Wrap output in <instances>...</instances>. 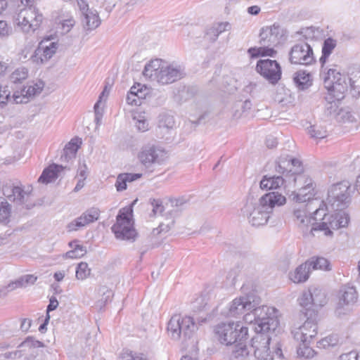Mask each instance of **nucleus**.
Instances as JSON below:
<instances>
[{
	"label": "nucleus",
	"mask_w": 360,
	"mask_h": 360,
	"mask_svg": "<svg viewBox=\"0 0 360 360\" xmlns=\"http://www.w3.org/2000/svg\"><path fill=\"white\" fill-rule=\"evenodd\" d=\"M11 92L8 89L7 86H2L0 85V106L4 107L5 106L8 102L12 101L15 103L13 99V96L11 97L10 96Z\"/></svg>",
	"instance_id": "45"
},
{
	"label": "nucleus",
	"mask_w": 360,
	"mask_h": 360,
	"mask_svg": "<svg viewBox=\"0 0 360 360\" xmlns=\"http://www.w3.org/2000/svg\"><path fill=\"white\" fill-rule=\"evenodd\" d=\"M143 75L151 81L166 85L181 79L186 73L185 68L179 64L155 59L146 65Z\"/></svg>",
	"instance_id": "2"
},
{
	"label": "nucleus",
	"mask_w": 360,
	"mask_h": 360,
	"mask_svg": "<svg viewBox=\"0 0 360 360\" xmlns=\"http://www.w3.org/2000/svg\"><path fill=\"white\" fill-rule=\"evenodd\" d=\"M57 49V43L50 41L49 39L42 41L34 53L30 55V58L33 63L42 64L47 62L53 56Z\"/></svg>",
	"instance_id": "20"
},
{
	"label": "nucleus",
	"mask_w": 360,
	"mask_h": 360,
	"mask_svg": "<svg viewBox=\"0 0 360 360\" xmlns=\"http://www.w3.org/2000/svg\"><path fill=\"white\" fill-rule=\"evenodd\" d=\"M336 45V40L332 38H328L324 41L322 47V56L320 58V62L322 64L326 63L327 58L330 55Z\"/></svg>",
	"instance_id": "36"
},
{
	"label": "nucleus",
	"mask_w": 360,
	"mask_h": 360,
	"mask_svg": "<svg viewBox=\"0 0 360 360\" xmlns=\"http://www.w3.org/2000/svg\"><path fill=\"white\" fill-rule=\"evenodd\" d=\"M101 211L98 207L87 209L79 217L70 222L67 228L69 231H77L79 228L91 224L99 219Z\"/></svg>",
	"instance_id": "22"
},
{
	"label": "nucleus",
	"mask_w": 360,
	"mask_h": 360,
	"mask_svg": "<svg viewBox=\"0 0 360 360\" xmlns=\"http://www.w3.org/2000/svg\"><path fill=\"white\" fill-rule=\"evenodd\" d=\"M308 134L313 139H323L327 136L328 132L326 129L318 124L311 125L307 128Z\"/></svg>",
	"instance_id": "41"
},
{
	"label": "nucleus",
	"mask_w": 360,
	"mask_h": 360,
	"mask_svg": "<svg viewBox=\"0 0 360 360\" xmlns=\"http://www.w3.org/2000/svg\"><path fill=\"white\" fill-rule=\"evenodd\" d=\"M23 285H22V281L20 279V278L15 281H13L11 283H10L6 287V288L7 289V291L9 292V291H12L16 288H22Z\"/></svg>",
	"instance_id": "61"
},
{
	"label": "nucleus",
	"mask_w": 360,
	"mask_h": 360,
	"mask_svg": "<svg viewBox=\"0 0 360 360\" xmlns=\"http://www.w3.org/2000/svg\"><path fill=\"white\" fill-rule=\"evenodd\" d=\"M43 16L38 9L29 6L22 9L18 14L15 22L25 33L34 32L42 22Z\"/></svg>",
	"instance_id": "9"
},
{
	"label": "nucleus",
	"mask_w": 360,
	"mask_h": 360,
	"mask_svg": "<svg viewBox=\"0 0 360 360\" xmlns=\"http://www.w3.org/2000/svg\"><path fill=\"white\" fill-rule=\"evenodd\" d=\"M231 25L229 22H215L206 31L205 37L208 41L214 42L222 32L229 31Z\"/></svg>",
	"instance_id": "26"
},
{
	"label": "nucleus",
	"mask_w": 360,
	"mask_h": 360,
	"mask_svg": "<svg viewBox=\"0 0 360 360\" xmlns=\"http://www.w3.org/2000/svg\"><path fill=\"white\" fill-rule=\"evenodd\" d=\"M338 339L334 336H328L323 338L318 342V347L320 348H328L333 347L338 344Z\"/></svg>",
	"instance_id": "47"
},
{
	"label": "nucleus",
	"mask_w": 360,
	"mask_h": 360,
	"mask_svg": "<svg viewBox=\"0 0 360 360\" xmlns=\"http://www.w3.org/2000/svg\"><path fill=\"white\" fill-rule=\"evenodd\" d=\"M139 155L141 162L148 167L153 164H160L166 158V151L160 147L155 145H148Z\"/></svg>",
	"instance_id": "19"
},
{
	"label": "nucleus",
	"mask_w": 360,
	"mask_h": 360,
	"mask_svg": "<svg viewBox=\"0 0 360 360\" xmlns=\"http://www.w3.org/2000/svg\"><path fill=\"white\" fill-rule=\"evenodd\" d=\"M82 24L86 30L91 31L96 29L101 22L98 13L93 10L82 15Z\"/></svg>",
	"instance_id": "30"
},
{
	"label": "nucleus",
	"mask_w": 360,
	"mask_h": 360,
	"mask_svg": "<svg viewBox=\"0 0 360 360\" xmlns=\"http://www.w3.org/2000/svg\"><path fill=\"white\" fill-rule=\"evenodd\" d=\"M313 295V307H322L327 302L325 292L317 288H310Z\"/></svg>",
	"instance_id": "38"
},
{
	"label": "nucleus",
	"mask_w": 360,
	"mask_h": 360,
	"mask_svg": "<svg viewBox=\"0 0 360 360\" xmlns=\"http://www.w3.org/2000/svg\"><path fill=\"white\" fill-rule=\"evenodd\" d=\"M151 205L153 207L152 212L153 216L161 214L164 210V207L160 200L153 199L151 202Z\"/></svg>",
	"instance_id": "52"
},
{
	"label": "nucleus",
	"mask_w": 360,
	"mask_h": 360,
	"mask_svg": "<svg viewBox=\"0 0 360 360\" xmlns=\"http://www.w3.org/2000/svg\"><path fill=\"white\" fill-rule=\"evenodd\" d=\"M127 102L129 105H141V101L136 96V94H128L127 96Z\"/></svg>",
	"instance_id": "60"
},
{
	"label": "nucleus",
	"mask_w": 360,
	"mask_h": 360,
	"mask_svg": "<svg viewBox=\"0 0 360 360\" xmlns=\"http://www.w3.org/2000/svg\"><path fill=\"white\" fill-rule=\"evenodd\" d=\"M349 75L348 79L351 88L358 93H360V71H352V72H349Z\"/></svg>",
	"instance_id": "44"
},
{
	"label": "nucleus",
	"mask_w": 360,
	"mask_h": 360,
	"mask_svg": "<svg viewBox=\"0 0 360 360\" xmlns=\"http://www.w3.org/2000/svg\"><path fill=\"white\" fill-rule=\"evenodd\" d=\"M311 271L310 264L305 262L298 266L293 272H290L289 277L295 283H304L309 278Z\"/></svg>",
	"instance_id": "27"
},
{
	"label": "nucleus",
	"mask_w": 360,
	"mask_h": 360,
	"mask_svg": "<svg viewBox=\"0 0 360 360\" xmlns=\"http://www.w3.org/2000/svg\"><path fill=\"white\" fill-rule=\"evenodd\" d=\"M58 306V302L55 297H51L49 300V304L47 306L46 314H49V312L55 310Z\"/></svg>",
	"instance_id": "62"
},
{
	"label": "nucleus",
	"mask_w": 360,
	"mask_h": 360,
	"mask_svg": "<svg viewBox=\"0 0 360 360\" xmlns=\"http://www.w3.org/2000/svg\"><path fill=\"white\" fill-rule=\"evenodd\" d=\"M81 144V139L78 137L72 139L70 141L65 145L61 158H64L65 160L75 158Z\"/></svg>",
	"instance_id": "31"
},
{
	"label": "nucleus",
	"mask_w": 360,
	"mask_h": 360,
	"mask_svg": "<svg viewBox=\"0 0 360 360\" xmlns=\"http://www.w3.org/2000/svg\"><path fill=\"white\" fill-rule=\"evenodd\" d=\"M293 181L296 184H303L297 191V193L292 194V200L297 202H305L307 201L314 200L315 195L314 186L312 179L304 176H299L294 177ZM314 200L320 204V201L317 199Z\"/></svg>",
	"instance_id": "12"
},
{
	"label": "nucleus",
	"mask_w": 360,
	"mask_h": 360,
	"mask_svg": "<svg viewBox=\"0 0 360 360\" xmlns=\"http://www.w3.org/2000/svg\"><path fill=\"white\" fill-rule=\"evenodd\" d=\"M256 71L272 84H277L281 78V68L276 60H259Z\"/></svg>",
	"instance_id": "11"
},
{
	"label": "nucleus",
	"mask_w": 360,
	"mask_h": 360,
	"mask_svg": "<svg viewBox=\"0 0 360 360\" xmlns=\"http://www.w3.org/2000/svg\"><path fill=\"white\" fill-rule=\"evenodd\" d=\"M289 60L293 64H312L315 61L312 48L306 42L295 44L289 52Z\"/></svg>",
	"instance_id": "10"
},
{
	"label": "nucleus",
	"mask_w": 360,
	"mask_h": 360,
	"mask_svg": "<svg viewBox=\"0 0 360 360\" xmlns=\"http://www.w3.org/2000/svg\"><path fill=\"white\" fill-rule=\"evenodd\" d=\"M11 206L6 199L0 197V223L7 224L10 221Z\"/></svg>",
	"instance_id": "35"
},
{
	"label": "nucleus",
	"mask_w": 360,
	"mask_h": 360,
	"mask_svg": "<svg viewBox=\"0 0 360 360\" xmlns=\"http://www.w3.org/2000/svg\"><path fill=\"white\" fill-rule=\"evenodd\" d=\"M320 212L323 213L321 222H315L313 224L310 229V233H313L314 231H323L326 236H331L333 232L331 229H338L340 228L345 227V222L340 224L338 219H336L335 215H328L326 214L325 210L321 208L316 209L313 212L315 216H317Z\"/></svg>",
	"instance_id": "18"
},
{
	"label": "nucleus",
	"mask_w": 360,
	"mask_h": 360,
	"mask_svg": "<svg viewBox=\"0 0 360 360\" xmlns=\"http://www.w3.org/2000/svg\"><path fill=\"white\" fill-rule=\"evenodd\" d=\"M24 347L32 348H39L44 347V345L43 342L34 339L33 338H27L22 344Z\"/></svg>",
	"instance_id": "48"
},
{
	"label": "nucleus",
	"mask_w": 360,
	"mask_h": 360,
	"mask_svg": "<svg viewBox=\"0 0 360 360\" xmlns=\"http://www.w3.org/2000/svg\"><path fill=\"white\" fill-rule=\"evenodd\" d=\"M276 170L283 174L287 172L286 177L289 173L300 174L302 172V162L299 159L288 155H281L276 162Z\"/></svg>",
	"instance_id": "21"
},
{
	"label": "nucleus",
	"mask_w": 360,
	"mask_h": 360,
	"mask_svg": "<svg viewBox=\"0 0 360 360\" xmlns=\"http://www.w3.org/2000/svg\"><path fill=\"white\" fill-rule=\"evenodd\" d=\"M61 165L52 164L45 168L38 179V182L47 184L55 181L58 177V174L63 170Z\"/></svg>",
	"instance_id": "28"
},
{
	"label": "nucleus",
	"mask_w": 360,
	"mask_h": 360,
	"mask_svg": "<svg viewBox=\"0 0 360 360\" xmlns=\"http://www.w3.org/2000/svg\"><path fill=\"white\" fill-rule=\"evenodd\" d=\"M175 125L174 117L168 114H161L159 116L158 127L160 129L169 130Z\"/></svg>",
	"instance_id": "40"
},
{
	"label": "nucleus",
	"mask_w": 360,
	"mask_h": 360,
	"mask_svg": "<svg viewBox=\"0 0 360 360\" xmlns=\"http://www.w3.org/2000/svg\"><path fill=\"white\" fill-rule=\"evenodd\" d=\"M77 5L82 13V15L93 11V9H90L89 8V5L86 0H77Z\"/></svg>",
	"instance_id": "57"
},
{
	"label": "nucleus",
	"mask_w": 360,
	"mask_h": 360,
	"mask_svg": "<svg viewBox=\"0 0 360 360\" xmlns=\"http://www.w3.org/2000/svg\"><path fill=\"white\" fill-rule=\"evenodd\" d=\"M44 86V83L41 81H39L33 84V85H29L23 87L20 91H15L13 94V101L17 104L27 103L30 97L39 94L41 92Z\"/></svg>",
	"instance_id": "25"
},
{
	"label": "nucleus",
	"mask_w": 360,
	"mask_h": 360,
	"mask_svg": "<svg viewBox=\"0 0 360 360\" xmlns=\"http://www.w3.org/2000/svg\"><path fill=\"white\" fill-rule=\"evenodd\" d=\"M197 326L191 316H181L179 314L172 316L167 324V332L174 340H182L188 346L187 342H191L193 347L197 341L194 338Z\"/></svg>",
	"instance_id": "4"
},
{
	"label": "nucleus",
	"mask_w": 360,
	"mask_h": 360,
	"mask_svg": "<svg viewBox=\"0 0 360 360\" xmlns=\"http://www.w3.org/2000/svg\"><path fill=\"white\" fill-rule=\"evenodd\" d=\"M254 308L248 310L250 313L245 314V321L252 324V328L256 333L274 331L279 325L278 310L274 307L265 305L262 307L258 305Z\"/></svg>",
	"instance_id": "3"
},
{
	"label": "nucleus",
	"mask_w": 360,
	"mask_h": 360,
	"mask_svg": "<svg viewBox=\"0 0 360 360\" xmlns=\"http://www.w3.org/2000/svg\"><path fill=\"white\" fill-rule=\"evenodd\" d=\"M286 181L287 180L281 176H274L270 177L271 189H276L280 188Z\"/></svg>",
	"instance_id": "50"
},
{
	"label": "nucleus",
	"mask_w": 360,
	"mask_h": 360,
	"mask_svg": "<svg viewBox=\"0 0 360 360\" xmlns=\"http://www.w3.org/2000/svg\"><path fill=\"white\" fill-rule=\"evenodd\" d=\"M310 264L311 270H329V262L323 257H311L306 261Z\"/></svg>",
	"instance_id": "37"
},
{
	"label": "nucleus",
	"mask_w": 360,
	"mask_h": 360,
	"mask_svg": "<svg viewBox=\"0 0 360 360\" xmlns=\"http://www.w3.org/2000/svg\"><path fill=\"white\" fill-rule=\"evenodd\" d=\"M127 176H124L122 174H120L117 176L115 185L117 191L120 192L127 189Z\"/></svg>",
	"instance_id": "49"
},
{
	"label": "nucleus",
	"mask_w": 360,
	"mask_h": 360,
	"mask_svg": "<svg viewBox=\"0 0 360 360\" xmlns=\"http://www.w3.org/2000/svg\"><path fill=\"white\" fill-rule=\"evenodd\" d=\"M120 360H148L143 354H133L132 352H123L120 356Z\"/></svg>",
	"instance_id": "46"
},
{
	"label": "nucleus",
	"mask_w": 360,
	"mask_h": 360,
	"mask_svg": "<svg viewBox=\"0 0 360 360\" xmlns=\"http://www.w3.org/2000/svg\"><path fill=\"white\" fill-rule=\"evenodd\" d=\"M3 193L10 201L23 205L27 209L34 206V203L30 201L32 188L25 190L23 187L19 186H6L3 188Z\"/></svg>",
	"instance_id": "14"
},
{
	"label": "nucleus",
	"mask_w": 360,
	"mask_h": 360,
	"mask_svg": "<svg viewBox=\"0 0 360 360\" xmlns=\"http://www.w3.org/2000/svg\"><path fill=\"white\" fill-rule=\"evenodd\" d=\"M336 219H338V221L340 222V224H343L345 222V227L348 225L349 221V216L347 213L345 212H339L335 214Z\"/></svg>",
	"instance_id": "56"
},
{
	"label": "nucleus",
	"mask_w": 360,
	"mask_h": 360,
	"mask_svg": "<svg viewBox=\"0 0 360 360\" xmlns=\"http://www.w3.org/2000/svg\"><path fill=\"white\" fill-rule=\"evenodd\" d=\"M269 332H259L252 338V347L255 349V356L259 360H272L273 353L270 350L271 337Z\"/></svg>",
	"instance_id": "13"
},
{
	"label": "nucleus",
	"mask_w": 360,
	"mask_h": 360,
	"mask_svg": "<svg viewBox=\"0 0 360 360\" xmlns=\"http://www.w3.org/2000/svg\"><path fill=\"white\" fill-rule=\"evenodd\" d=\"M313 295H311V289L309 288L308 290L303 292L301 297L300 298V304L301 306L306 309L305 316H316L317 314L315 312L314 309L311 310V307L313 306Z\"/></svg>",
	"instance_id": "34"
},
{
	"label": "nucleus",
	"mask_w": 360,
	"mask_h": 360,
	"mask_svg": "<svg viewBox=\"0 0 360 360\" xmlns=\"http://www.w3.org/2000/svg\"><path fill=\"white\" fill-rule=\"evenodd\" d=\"M246 340L238 341L232 345L231 358L243 360L248 356L249 350L246 345Z\"/></svg>",
	"instance_id": "32"
},
{
	"label": "nucleus",
	"mask_w": 360,
	"mask_h": 360,
	"mask_svg": "<svg viewBox=\"0 0 360 360\" xmlns=\"http://www.w3.org/2000/svg\"><path fill=\"white\" fill-rule=\"evenodd\" d=\"M299 203V205H295L293 208V220L299 229L305 235L308 232H310L311 229H309V226L311 224L313 226L314 224L311 221L317 220V219L316 216L315 217L309 216V213H310L309 208H308V206H309V203Z\"/></svg>",
	"instance_id": "17"
},
{
	"label": "nucleus",
	"mask_w": 360,
	"mask_h": 360,
	"mask_svg": "<svg viewBox=\"0 0 360 360\" xmlns=\"http://www.w3.org/2000/svg\"><path fill=\"white\" fill-rule=\"evenodd\" d=\"M69 245L72 248H74V250L77 251V252H75L76 255H81V257L86 253L85 247L77 244V241H72Z\"/></svg>",
	"instance_id": "55"
},
{
	"label": "nucleus",
	"mask_w": 360,
	"mask_h": 360,
	"mask_svg": "<svg viewBox=\"0 0 360 360\" xmlns=\"http://www.w3.org/2000/svg\"><path fill=\"white\" fill-rule=\"evenodd\" d=\"M312 75L305 70L297 71L293 75V82L300 90L307 89L312 85Z\"/></svg>",
	"instance_id": "29"
},
{
	"label": "nucleus",
	"mask_w": 360,
	"mask_h": 360,
	"mask_svg": "<svg viewBox=\"0 0 360 360\" xmlns=\"http://www.w3.org/2000/svg\"><path fill=\"white\" fill-rule=\"evenodd\" d=\"M131 215V208L124 207L120 210L117 216V222L111 228L116 238L129 241L135 240L137 233L133 226Z\"/></svg>",
	"instance_id": "6"
},
{
	"label": "nucleus",
	"mask_w": 360,
	"mask_h": 360,
	"mask_svg": "<svg viewBox=\"0 0 360 360\" xmlns=\"http://www.w3.org/2000/svg\"><path fill=\"white\" fill-rule=\"evenodd\" d=\"M11 33V28L5 20H0V39L7 37Z\"/></svg>",
	"instance_id": "53"
},
{
	"label": "nucleus",
	"mask_w": 360,
	"mask_h": 360,
	"mask_svg": "<svg viewBox=\"0 0 360 360\" xmlns=\"http://www.w3.org/2000/svg\"><path fill=\"white\" fill-rule=\"evenodd\" d=\"M305 322L300 326L292 330L295 340L300 342H311L318 333L316 316H308Z\"/></svg>",
	"instance_id": "15"
},
{
	"label": "nucleus",
	"mask_w": 360,
	"mask_h": 360,
	"mask_svg": "<svg viewBox=\"0 0 360 360\" xmlns=\"http://www.w3.org/2000/svg\"><path fill=\"white\" fill-rule=\"evenodd\" d=\"M323 79L325 87L331 94L339 92L340 94H342L347 89V85H343L340 82V74L334 69H329ZM334 96L338 97V99L343 98V96L340 97L339 95L335 94H334Z\"/></svg>",
	"instance_id": "23"
},
{
	"label": "nucleus",
	"mask_w": 360,
	"mask_h": 360,
	"mask_svg": "<svg viewBox=\"0 0 360 360\" xmlns=\"http://www.w3.org/2000/svg\"><path fill=\"white\" fill-rule=\"evenodd\" d=\"M75 25V20L72 18L67 19L61 22V30L63 33H68L70 31Z\"/></svg>",
	"instance_id": "54"
},
{
	"label": "nucleus",
	"mask_w": 360,
	"mask_h": 360,
	"mask_svg": "<svg viewBox=\"0 0 360 360\" xmlns=\"http://www.w3.org/2000/svg\"><path fill=\"white\" fill-rule=\"evenodd\" d=\"M136 127L139 131H146L148 130V122L145 119H139L136 122Z\"/></svg>",
	"instance_id": "58"
},
{
	"label": "nucleus",
	"mask_w": 360,
	"mask_h": 360,
	"mask_svg": "<svg viewBox=\"0 0 360 360\" xmlns=\"http://www.w3.org/2000/svg\"><path fill=\"white\" fill-rule=\"evenodd\" d=\"M274 46L261 45L260 47H252L248 50V53L252 58H258L259 56L274 57L276 51L274 49Z\"/></svg>",
	"instance_id": "33"
},
{
	"label": "nucleus",
	"mask_w": 360,
	"mask_h": 360,
	"mask_svg": "<svg viewBox=\"0 0 360 360\" xmlns=\"http://www.w3.org/2000/svg\"><path fill=\"white\" fill-rule=\"evenodd\" d=\"M37 278L34 275H25L20 278L23 287H25L27 284H34Z\"/></svg>",
	"instance_id": "59"
},
{
	"label": "nucleus",
	"mask_w": 360,
	"mask_h": 360,
	"mask_svg": "<svg viewBox=\"0 0 360 360\" xmlns=\"http://www.w3.org/2000/svg\"><path fill=\"white\" fill-rule=\"evenodd\" d=\"M91 274V269L86 262H80L76 269V278L79 280L86 279Z\"/></svg>",
	"instance_id": "43"
},
{
	"label": "nucleus",
	"mask_w": 360,
	"mask_h": 360,
	"mask_svg": "<svg viewBox=\"0 0 360 360\" xmlns=\"http://www.w3.org/2000/svg\"><path fill=\"white\" fill-rule=\"evenodd\" d=\"M358 299L356 288L353 286L344 285L339 291V301L337 304L336 311L338 314H345L342 311L345 306L353 305Z\"/></svg>",
	"instance_id": "24"
},
{
	"label": "nucleus",
	"mask_w": 360,
	"mask_h": 360,
	"mask_svg": "<svg viewBox=\"0 0 360 360\" xmlns=\"http://www.w3.org/2000/svg\"><path fill=\"white\" fill-rule=\"evenodd\" d=\"M260 45H269L276 46L286 39L284 30L278 25L262 29L259 34Z\"/></svg>",
	"instance_id": "16"
},
{
	"label": "nucleus",
	"mask_w": 360,
	"mask_h": 360,
	"mask_svg": "<svg viewBox=\"0 0 360 360\" xmlns=\"http://www.w3.org/2000/svg\"><path fill=\"white\" fill-rule=\"evenodd\" d=\"M310 342H300L297 349V354L304 359H311L316 354L315 351L309 346Z\"/></svg>",
	"instance_id": "42"
},
{
	"label": "nucleus",
	"mask_w": 360,
	"mask_h": 360,
	"mask_svg": "<svg viewBox=\"0 0 360 360\" xmlns=\"http://www.w3.org/2000/svg\"><path fill=\"white\" fill-rule=\"evenodd\" d=\"M349 184L342 181L333 185L328 190L327 201L333 209L341 210L347 207L350 202V194L348 191Z\"/></svg>",
	"instance_id": "8"
},
{
	"label": "nucleus",
	"mask_w": 360,
	"mask_h": 360,
	"mask_svg": "<svg viewBox=\"0 0 360 360\" xmlns=\"http://www.w3.org/2000/svg\"><path fill=\"white\" fill-rule=\"evenodd\" d=\"M214 334L221 344L229 346L248 339V328L240 322L221 323L215 326Z\"/></svg>",
	"instance_id": "5"
},
{
	"label": "nucleus",
	"mask_w": 360,
	"mask_h": 360,
	"mask_svg": "<svg viewBox=\"0 0 360 360\" xmlns=\"http://www.w3.org/2000/svg\"><path fill=\"white\" fill-rule=\"evenodd\" d=\"M188 199L185 197H180L170 200L171 205L173 207L182 209L188 203Z\"/></svg>",
	"instance_id": "51"
},
{
	"label": "nucleus",
	"mask_w": 360,
	"mask_h": 360,
	"mask_svg": "<svg viewBox=\"0 0 360 360\" xmlns=\"http://www.w3.org/2000/svg\"><path fill=\"white\" fill-rule=\"evenodd\" d=\"M261 299L255 291H251L244 295L235 298L230 304L228 311L224 313L227 316L236 317L243 314L248 310L255 309L259 305Z\"/></svg>",
	"instance_id": "7"
},
{
	"label": "nucleus",
	"mask_w": 360,
	"mask_h": 360,
	"mask_svg": "<svg viewBox=\"0 0 360 360\" xmlns=\"http://www.w3.org/2000/svg\"><path fill=\"white\" fill-rule=\"evenodd\" d=\"M286 198L278 192L273 191L263 195L257 201L253 197H248L241 212L253 226L265 225L276 206H282Z\"/></svg>",
	"instance_id": "1"
},
{
	"label": "nucleus",
	"mask_w": 360,
	"mask_h": 360,
	"mask_svg": "<svg viewBox=\"0 0 360 360\" xmlns=\"http://www.w3.org/2000/svg\"><path fill=\"white\" fill-rule=\"evenodd\" d=\"M260 188L262 189H271L270 177L267 178L266 176L263 177L260 181Z\"/></svg>",
	"instance_id": "64"
},
{
	"label": "nucleus",
	"mask_w": 360,
	"mask_h": 360,
	"mask_svg": "<svg viewBox=\"0 0 360 360\" xmlns=\"http://www.w3.org/2000/svg\"><path fill=\"white\" fill-rule=\"evenodd\" d=\"M28 77V70L24 67L15 69L10 75V81L13 84L21 83Z\"/></svg>",
	"instance_id": "39"
},
{
	"label": "nucleus",
	"mask_w": 360,
	"mask_h": 360,
	"mask_svg": "<svg viewBox=\"0 0 360 360\" xmlns=\"http://www.w3.org/2000/svg\"><path fill=\"white\" fill-rule=\"evenodd\" d=\"M358 357V354L354 352H350L347 354H344L340 356V360H355Z\"/></svg>",
	"instance_id": "63"
}]
</instances>
